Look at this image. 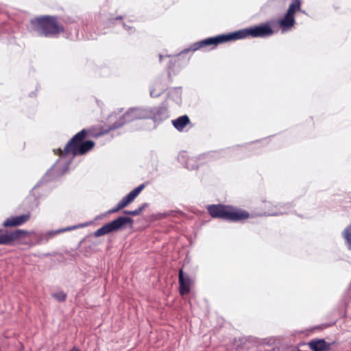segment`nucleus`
Instances as JSON below:
<instances>
[{
    "mask_svg": "<svg viewBox=\"0 0 351 351\" xmlns=\"http://www.w3.org/2000/svg\"><path fill=\"white\" fill-rule=\"evenodd\" d=\"M27 29L38 36L47 38L53 37L64 31V27L58 23L57 18L51 16L31 19Z\"/></svg>",
    "mask_w": 351,
    "mask_h": 351,
    "instance_id": "obj_1",
    "label": "nucleus"
},
{
    "mask_svg": "<svg viewBox=\"0 0 351 351\" xmlns=\"http://www.w3.org/2000/svg\"><path fill=\"white\" fill-rule=\"evenodd\" d=\"M87 131L86 129L82 130L77 133L73 138L67 143L63 150L59 149V154L61 157H64L69 155L71 156L73 158L77 155H82L90 150L95 145L93 141H83Z\"/></svg>",
    "mask_w": 351,
    "mask_h": 351,
    "instance_id": "obj_2",
    "label": "nucleus"
},
{
    "mask_svg": "<svg viewBox=\"0 0 351 351\" xmlns=\"http://www.w3.org/2000/svg\"><path fill=\"white\" fill-rule=\"evenodd\" d=\"M209 214L215 218L228 221H239L249 217V213L242 210H237L232 207L221 204L210 205L207 207Z\"/></svg>",
    "mask_w": 351,
    "mask_h": 351,
    "instance_id": "obj_3",
    "label": "nucleus"
},
{
    "mask_svg": "<svg viewBox=\"0 0 351 351\" xmlns=\"http://www.w3.org/2000/svg\"><path fill=\"white\" fill-rule=\"evenodd\" d=\"M149 107H135L128 109L119 119L109 127V130H114L124 124L138 120L149 119Z\"/></svg>",
    "mask_w": 351,
    "mask_h": 351,
    "instance_id": "obj_4",
    "label": "nucleus"
},
{
    "mask_svg": "<svg viewBox=\"0 0 351 351\" xmlns=\"http://www.w3.org/2000/svg\"><path fill=\"white\" fill-rule=\"evenodd\" d=\"M134 219L130 217L120 216L114 220L106 223L94 232L95 237H99L112 232L124 230L128 227L132 228Z\"/></svg>",
    "mask_w": 351,
    "mask_h": 351,
    "instance_id": "obj_5",
    "label": "nucleus"
},
{
    "mask_svg": "<svg viewBox=\"0 0 351 351\" xmlns=\"http://www.w3.org/2000/svg\"><path fill=\"white\" fill-rule=\"evenodd\" d=\"M28 234L29 232L23 230L8 232L0 229V245H10L14 241L25 238Z\"/></svg>",
    "mask_w": 351,
    "mask_h": 351,
    "instance_id": "obj_6",
    "label": "nucleus"
},
{
    "mask_svg": "<svg viewBox=\"0 0 351 351\" xmlns=\"http://www.w3.org/2000/svg\"><path fill=\"white\" fill-rule=\"evenodd\" d=\"M149 119H152L156 125H158L169 117V110L164 104L155 107H149Z\"/></svg>",
    "mask_w": 351,
    "mask_h": 351,
    "instance_id": "obj_7",
    "label": "nucleus"
},
{
    "mask_svg": "<svg viewBox=\"0 0 351 351\" xmlns=\"http://www.w3.org/2000/svg\"><path fill=\"white\" fill-rule=\"evenodd\" d=\"M249 28H245L237 32H234L228 34H221L217 36L219 44L226 43L230 40H236L245 38L250 36Z\"/></svg>",
    "mask_w": 351,
    "mask_h": 351,
    "instance_id": "obj_8",
    "label": "nucleus"
},
{
    "mask_svg": "<svg viewBox=\"0 0 351 351\" xmlns=\"http://www.w3.org/2000/svg\"><path fill=\"white\" fill-rule=\"evenodd\" d=\"M250 36L254 38L261 37L265 38L271 36L274 30L269 24H263L249 28Z\"/></svg>",
    "mask_w": 351,
    "mask_h": 351,
    "instance_id": "obj_9",
    "label": "nucleus"
},
{
    "mask_svg": "<svg viewBox=\"0 0 351 351\" xmlns=\"http://www.w3.org/2000/svg\"><path fill=\"white\" fill-rule=\"evenodd\" d=\"M217 40V36L215 37L207 38L206 39L193 43L189 48L184 49L181 53H184L189 51H195L201 48L209 45L217 46V45H219V42Z\"/></svg>",
    "mask_w": 351,
    "mask_h": 351,
    "instance_id": "obj_10",
    "label": "nucleus"
},
{
    "mask_svg": "<svg viewBox=\"0 0 351 351\" xmlns=\"http://www.w3.org/2000/svg\"><path fill=\"white\" fill-rule=\"evenodd\" d=\"M191 281L188 274L183 272V269L179 270V291L180 295L188 294L191 290Z\"/></svg>",
    "mask_w": 351,
    "mask_h": 351,
    "instance_id": "obj_11",
    "label": "nucleus"
},
{
    "mask_svg": "<svg viewBox=\"0 0 351 351\" xmlns=\"http://www.w3.org/2000/svg\"><path fill=\"white\" fill-rule=\"evenodd\" d=\"M58 162L59 161H57V163L47 171V172L43 176V179L36 185V186H38L43 182L50 181L65 173L67 167L64 169H60L58 165Z\"/></svg>",
    "mask_w": 351,
    "mask_h": 351,
    "instance_id": "obj_12",
    "label": "nucleus"
},
{
    "mask_svg": "<svg viewBox=\"0 0 351 351\" xmlns=\"http://www.w3.org/2000/svg\"><path fill=\"white\" fill-rule=\"evenodd\" d=\"M30 215L29 213L11 217L4 221L3 226L4 227L21 226L27 221Z\"/></svg>",
    "mask_w": 351,
    "mask_h": 351,
    "instance_id": "obj_13",
    "label": "nucleus"
},
{
    "mask_svg": "<svg viewBox=\"0 0 351 351\" xmlns=\"http://www.w3.org/2000/svg\"><path fill=\"white\" fill-rule=\"evenodd\" d=\"M309 348L313 351H328L330 350V343L324 339H312L308 343Z\"/></svg>",
    "mask_w": 351,
    "mask_h": 351,
    "instance_id": "obj_14",
    "label": "nucleus"
},
{
    "mask_svg": "<svg viewBox=\"0 0 351 351\" xmlns=\"http://www.w3.org/2000/svg\"><path fill=\"white\" fill-rule=\"evenodd\" d=\"M85 225H80L78 226H74V227H68L63 230H58L56 231H50L47 232V234H41L39 236V240L38 241L37 243H41L43 242H47L49 239H51L52 237H53L57 233H60L66 230H71L73 229H75L77 227H84Z\"/></svg>",
    "mask_w": 351,
    "mask_h": 351,
    "instance_id": "obj_15",
    "label": "nucleus"
},
{
    "mask_svg": "<svg viewBox=\"0 0 351 351\" xmlns=\"http://www.w3.org/2000/svg\"><path fill=\"white\" fill-rule=\"evenodd\" d=\"M173 127L179 132L183 131L184 128L190 123L189 117L187 115H182L171 121Z\"/></svg>",
    "mask_w": 351,
    "mask_h": 351,
    "instance_id": "obj_16",
    "label": "nucleus"
},
{
    "mask_svg": "<svg viewBox=\"0 0 351 351\" xmlns=\"http://www.w3.org/2000/svg\"><path fill=\"white\" fill-rule=\"evenodd\" d=\"M295 24V16L286 13L284 18L279 21V25L282 32H285Z\"/></svg>",
    "mask_w": 351,
    "mask_h": 351,
    "instance_id": "obj_17",
    "label": "nucleus"
},
{
    "mask_svg": "<svg viewBox=\"0 0 351 351\" xmlns=\"http://www.w3.org/2000/svg\"><path fill=\"white\" fill-rule=\"evenodd\" d=\"M145 186V185L144 184H140L138 186L131 191L127 195L123 197V198L127 202H128V204H130L138 196Z\"/></svg>",
    "mask_w": 351,
    "mask_h": 351,
    "instance_id": "obj_18",
    "label": "nucleus"
},
{
    "mask_svg": "<svg viewBox=\"0 0 351 351\" xmlns=\"http://www.w3.org/2000/svg\"><path fill=\"white\" fill-rule=\"evenodd\" d=\"M301 10V1L300 0H293L290 3L287 13L292 16H295V14L297 12Z\"/></svg>",
    "mask_w": 351,
    "mask_h": 351,
    "instance_id": "obj_19",
    "label": "nucleus"
},
{
    "mask_svg": "<svg viewBox=\"0 0 351 351\" xmlns=\"http://www.w3.org/2000/svg\"><path fill=\"white\" fill-rule=\"evenodd\" d=\"M342 235L346 240V244L349 250H351V224L346 228Z\"/></svg>",
    "mask_w": 351,
    "mask_h": 351,
    "instance_id": "obj_20",
    "label": "nucleus"
},
{
    "mask_svg": "<svg viewBox=\"0 0 351 351\" xmlns=\"http://www.w3.org/2000/svg\"><path fill=\"white\" fill-rule=\"evenodd\" d=\"M289 207V204H285L281 206L278 210L275 211H269L267 215L276 216L279 215L287 214L289 212L287 210V208Z\"/></svg>",
    "mask_w": 351,
    "mask_h": 351,
    "instance_id": "obj_21",
    "label": "nucleus"
},
{
    "mask_svg": "<svg viewBox=\"0 0 351 351\" xmlns=\"http://www.w3.org/2000/svg\"><path fill=\"white\" fill-rule=\"evenodd\" d=\"M51 296L58 302H64L66 298V294L63 291L52 293Z\"/></svg>",
    "mask_w": 351,
    "mask_h": 351,
    "instance_id": "obj_22",
    "label": "nucleus"
},
{
    "mask_svg": "<svg viewBox=\"0 0 351 351\" xmlns=\"http://www.w3.org/2000/svg\"><path fill=\"white\" fill-rule=\"evenodd\" d=\"M124 213L128 215L137 216L139 215L141 213V212L138 208L133 210H124Z\"/></svg>",
    "mask_w": 351,
    "mask_h": 351,
    "instance_id": "obj_23",
    "label": "nucleus"
},
{
    "mask_svg": "<svg viewBox=\"0 0 351 351\" xmlns=\"http://www.w3.org/2000/svg\"><path fill=\"white\" fill-rule=\"evenodd\" d=\"M121 210V208L119 207V206L117 204L115 207L108 210L104 215H109V214H112V213H115L117 212H118L119 210Z\"/></svg>",
    "mask_w": 351,
    "mask_h": 351,
    "instance_id": "obj_24",
    "label": "nucleus"
},
{
    "mask_svg": "<svg viewBox=\"0 0 351 351\" xmlns=\"http://www.w3.org/2000/svg\"><path fill=\"white\" fill-rule=\"evenodd\" d=\"M119 207L123 209L128 204V202H127L125 199L123 197L119 202V203L117 204Z\"/></svg>",
    "mask_w": 351,
    "mask_h": 351,
    "instance_id": "obj_25",
    "label": "nucleus"
},
{
    "mask_svg": "<svg viewBox=\"0 0 351 351\" xmlns=\"http://www.w3.org/2000/svg\"><path fill=\"white\" fill-rule=\"evenodd\" d=\"M148 206V204L147 203H143L139 207H138V209L140 210V211L142 213L143 210L147 208Z\"/></svg>",
    "mask_w": 351,
    "mask_h": 351,
    "instance_id": "obj_26",
    "label": "nucleus"
},
{
    "mask_svg": "<svg viewBox=\"0 0 351 351\" xmlns=\"http://www.w3.org/2000/svg\"><path fill=\"white\" fill-rule=\"evenodd\" d=\"M172 213H173V211H170V212L160 213L159 215L161 216V217H165L167 216L170 215Z\"/></svg>",
    "mask_w": 351,
    "mask_h": 351,
    "instance_id": "obj_27",
    "label": "nucleus"
},
{
    "mask_svg": "<svg viewBox=\"0 0 351 351\" xmlns=\"http://www.w3.org/2000/svg\"><path fill=\"white\" fill-rule=\"evenodd\" d=\"M71 38H72V39H73V38H76V39L79 38V34H78V31H77V30H76V31H75V34H74V35H72V34H71Z\"/></svg>",
    "mask_w": 351,
    "mask_h": 351,
    "instance_id": "obj_28",
    "label": "nucleus"
},
{
    "mask_svg": "<svg viewBox=\"0 0 351 351\" xmlns=\"http://www.w3.org/2000/svg\"><path fill=\"white\" fill-rule=\"evenodd\" d=\"M123 27L126 29V30H128L130 32H132V28L131 27H129L128 25H126L125 23L123 24Z\"/></svg>",
    "mask_w": 351,
    "mask_h": 351,
    "instance_id": "obj_29",
    "label": "nucleus"
},
{
    "mask_svg": "<svg viewBox=\"0 0 351 351\" xmlns=\"http://www.w3.org/2000/svg\"><path fill=\"white\" fill-rule=\"evenodd\" d=\"M150 95L152 97H158L159 95V94L154 95L153 90L150 91Z\"/></svg>",
    "mask_w": 351,
    "mask_h": 351,
    "instance_id": "obj_30",
    "label": "nucleus"
},
{
    "mask_svg": "<svg viewBox=\"0 0 351 351\" xmlns=\"http://www.w3.org/2000/svg\"><path fill=\"white\" fill-rule=\"evenodd\" d=\"M69 351H80V350L79 348H77L76 347H74L71 350H70Z\"/></svg>",
    "mask_w": 351,
    "mask_h": 351,
    "instance_id": "obj_31",
    "label": "nucleus"
},
{
    "mask_svg": "<svg viewBox=\"0 0 351 351\" xmlns=\"http://www.w3.org/2000/svg\"><path fill=\"white\" fill-rule=\"evenodd\" d=\"M67 156H69V162H71V160L73 158H71V155L66 156V157H67ZM60 158H66V156H64V157H61V156H60ZM67 165H69V163H67Z\"/></svg>",
    "mask_w": 351,
    "mask_h": 351,
    "instance_id": "obj_32",
    "label": "nucleus"
},
{
    "mask_svg": "<svg viewBox=\"0 0 351 351\" xmlns=\"http://www.w3.org/2000/svg\"><path fill=\"white\" fill-rule=\"evenodd\" d=\"M159 57H160V61H161L162 58V55H160V56H159Z\"/></svg>",
    "mask_w": 351,
    "mask_h": 351,
    "instance_id": "obj_33",
    "label": "nucleus"
},
{
    "mask_svg": "<svg viewBox=\"0 0 351 351\" xmlns=\"http://www.w3.org/2000/svg\"><path fill=\"white\" fill-rule=\"evenodd\" d=\"M122 19V16H118V17H117V19Z\"/></svg>",
    "mask_w": 351,
    "mask_h": 351,
    "instance_id": "obj_34",
    "label": "nucleus"
}]
</instances>
